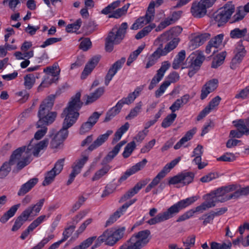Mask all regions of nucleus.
<instances>
[{
    "instance_id": "1",
    "label": "nucleus",
    "mask_w": 249,
    "mask_h": 249,
    "mask_svg": "<svg viewBox=\"0 0 249 249\" xmlns=\"http://www.w3.org/2000/svg\"><path fill=\"white\" fill-rule=\"evenodd\" d=\"M81 93L77 92L72 96L66 107L61 114V117H65L63 123L62 128L55 135L56 138H58L63 142L68 137L69 131L68 129L71 127L76 121L79 113L78 111L83 106V102L80 100Z\"/></svg>"
},
{
    "instance_id": "2",
    "label": "nucleus",
    "mask_w": 249,
    "mask_h": 249,
    "mask_svg": "<svg viewBox=\"0 0 249 249\" xmlns=\"http://www.w3.org/2000/svg\"><path fill=\"white\" fill-rule=\"evenodd\" d=\"M25 147H19L15 150L10 156L8 161L4 162L0 168V178H5L11 170V166L17 163V169L20 171L31 162V153Z\"/></svg>"
},
{
    "instance_id": "3",
    "label": "nucleus",
    "mask_w": 249,
    "mask_h": 249,
    "mask_svg": "<svg viewBox=\"0 0 249 249\" xmlns=\"http://www.w3.org/2000/svg\"><path fill=\"white\" fill-rule=\"evenodd\" d=\"M197 198V196H194L181 200L168 208L166 211L159 213L155 217L150 219L147 223L153 225L172 218L180 211L193 204Z\"/></svg>"
},
{
    "instance_id": "4",
    "label": "nucleus",
    "mask_w": 249,
    "mask_h": 249,
    "mask_svg": "<svg viewBox=\"0 0 249 249\" xmlns=\"http://www.w3.org/2000/svg\"><path fill=\"white\" fill-rule=\"evenodd\" d=\"M55 98V95H51L44 99L40 105L37 112L39 119L36 124L37 128L51 124L55 120L57 115V112L51 111L54 105Z\"/></svg>"
},
{
    "instance_id": "5",
    "label": "nucleus",
    "mask_w": 249,
    "mask_h": 249,
    "mask_svg": "<svg viewBox=\"0 0 249 249\" xmlns=\"http://www.w3.org/2000/svg\"><path fill=\"white\" fill-rule=\"evenodd\" d=\"M127 28V23L123 22L118 28L114 27L109 32L105 39V49L107 52H112L114 45H118L122 42L125 36Z\"/></svg>"
},
{
    "instance_id": "6",
    "label": "nucleus",
    "mask_w": 249,
    "mask_h": 249,
    "mask_svg": "<svg viewBox=\"0 0 249 249\" xmlns=\"http://www.w3.org/2000/svg\"><path fill=\"white\" fill-rule=\"evenodd\" d=\"M45 201L44 198L39 200L36 204L32 205L24 210L22 213L16 219L14 224L12 227V231H18L26 221L30 215L34 212L35 215H36L40 211Z\"/></svg>"
},
{
    "instance_id": "7",
    "label": "nucleus",
    "mask_w": 249,
    "mask_h": 249,
    "mask_svg": "<svg viewBox=\"0 0 249 249\" xmlns=\"http://www.w3.org/2000/svg\"><path fill=\"white\" fill-rule=\"evenodd\" d=\"M124 230V227L116 230L112 228L107 229L98 237V242H105L107 245L113 246L123 237Z\"/></svg>"
},
{
    "instance_id": "8",
    "label": "nucleus",
    "mask_w": 249,
    "mask_h": 249,
    "mask_svg": "<svg viewBox=\"0 0 249 249\" xmlns=\"http://www.w3.org/2000/svg\"><path fill=\"white\" fill-rule=\"evenodd\" d=\"M234 11L235 7L232 2H228L215 13L213 17L215 21L226 23L230 18Z\"/></svg>"
},
{
    "instance_id": "9",
    "label": "nucleus",
    "mask_w": 249,
    "mask_h": 249,
    "mask_svg": "<svg viewBox=\"0 0 249 249\" xmlns=\"http://www.w3.org/2000/svg\"><path fill=\"white\" fill-rule=\"evenodd\" d=\"M234 53V56L230 64V67L232 70L236 69L239 66L246 54V51L241 40L237 43Z\"/></svg>"
},
{
    "instance_id": "10",
    "label": "nucleus",
    "mask_w": 249,
    "mask_h": 249,
    "mask_svg": "<svg viewBox=\"0 0 249 249\" xmlns=\"http://www.w3.org/2000/svg\"><path fill=\"white\" fill-rule=\"evenodd\" d=\"M236 188V185L233 184L219 188L209 195V196H212V197H210L209 199L213 200L214 199L216 200V203L217 202H223L229 200V199H227V197L228 196H226L224 198H222L221 199L219 198L221 196H224L226 193L235 190Z\"/></svg>"
},
{
    "instance_id": "11",
    "label": "nucleus",
    "mask_w": 249,
    "mask_h": 249,
    "mask_svg": "<svg viewBox=\"0 0 249 249\" xmlns=\"http://www.w3.org/2000/svg\"><path fill=\"white\" fill-rule=\"evenodd\" d=\"M89 159V156L82 154L81 157L76 160L72 166V170L69 176V179L67 181L68 185L71 184L77 175L80 173L81 169L84 166Z\"/></svg>"
},
{
    "instance_id": "12",
    "label": "nucleus",
    "mask_w": 249,
    "mask_h": 249,
    "mask_svg": "<svg viewBox=\"0 0 249 249\" xmlns=\"http://www.w3.org/2000/svg\"><path fill=\"white\" fill-rule=\"evenodd\" d=\"M136 198L130 200L128 202H126L120 207L113 214H112L108 219L106 221L105 227L109 226L114 223L118 218L123 215L126 211L127 209L136 201Z\"/></svg>"
},
{
    "instance_id": "13",
    "label": "nucleus",
    "mask_w": 249,
    "mask_h": 249,
    "mask_svg": "<svg viewBox=\"0 0 249 249\" xmlns=\"http://www.w3.org/2000/svg\"><path fill=\"white\" fill-rule=\"evenodd\" d=\"M223 37L224 35L223 34H219L215 36L214 38H212L209 41L206 47V53L209 54L212 53V54L211 55V56H212L217 52V48L221 44Z\"/></svg>"
},
{
    "instance_id": "14",
    "label": "nucleus",
    "mask_w": 249,
    "mask_h": 249,
    "mask_svg": "<svg viewBox=\"0 0 249 249\" xmlns=\"http://www.w3.org/2000/svg\"><path fill=\"white\" fill-rule=\"evenodd\" d=\"M125 61V58L123 57L112 65L105 77V84L106 86H108L113 77L115 75L117 71L121 68Z\"/></svg>"
},
{
    "instance_id": "15",
    "label": "nucleus",
    "mask_w": 249,
    "mask_h": 249,
    "mask_svg": "<svg viewBox=\"0 0 249 249\" xmlns=\"http://www.w3.org/2000/svg\"><path fill=\"white\" fill-rule=\"evenodd\" d=\"M148 181L142 180L137 183L134 187L129 190L124 194L119 200V203H123L133 196L136 194L143 186L146 185Z\"/></svg>"
},
{
    "instance_id": "16",
    "label": "nucleus",
    "mask_w": 249,
    "mask_h": 249,
    "mask_svg": "<svg viewBox=\"0 0 249 249\" xmlns=\"http://www.w3.org/2000/svg\"><path fill=\"white\" fill-rule=\"evenodd\" d=\"M182 13L181 11L173 12L171 17L166 18L163 21L161 22L156 28V31L159 32L164 29L167 26L175 23L181 17Z\"/></svg>"
},
{
    "instance_id": "17",
    "label": "nucleus",
    "mask_w": 249,
    "mask_h": 249,
    "mask_svg": "<svg viewBox=\"0 0 249 249\" xmlns=\"http://www.w3.org/2000/svg\"><path fill=\"white\" fill-rule=\"evenodd\" d=\"M207 12V9L202 4H200V1L199 2L195 1L192 3L191 13L194 17L196 18H202L206 15Z\"/></svg>"
},
{
    "instance_id": "18",
    "label": "nucleus",
    "mask_w": 249,
    "mask_h": 249,
    "mask_svg": "<svg viewBox=\"0 0 249 249\" xmlns=\"http://www.w3.org/2000/svg\"><path fill=\"white\" fill-rule=\"evenodd\" d=\"M218 80L213 79L206 83L202 87L200 99L204 100L211 92L213 91L218 87Z\"/></svg>"
},
{
    "instance_id": "19",
    "label": "nucleus",
    "mask_w": 249,
    "mask_h": 249,
    "mask_svg": "<svg viewBox=\"0 0 249 249\" xmlns=\"http://www.w3.org/2000/svg\"><path fill=\"white\" fill-rule=\"evenodd\" d=\"M113 133V131L107 130L106 133L99 135L97 139L89 146L88 149L92 151L101 146L108 139L109 136Z\"/></svg>"
},
{
    "instance_id": "20",
    "label": "nucleus",
    "mask_w": 249,
    "mask_h": 249,
    "mask_svg": "<svg viewBox=\"0 0 249 249\" xmlns=\"http://www.w3.org/2000/svg\"><path fill=\"white\" fill-rule=\"evenodd\" d=\"M205 60V56L202 53H199L197 55L191 54L187 59L190 67H194L196 69H200L202 63Z\"/></svg>"
},
{
    "instance_id": "21",
    "label": "nucleus",
    "mask_w": 249,
    "mask_h": 249,
    "mask_svg": "<svg viewBox=\"0 0 249 249\" xmlns=\"http://www.w3.org/2000/svg\"><path fill=\"white\" fill-rule=\"evenodd\" d=\"M100 59V56H95L89 61V62L86 65L85 68L81 74V79H85L87 76L91 73V72L98 63Z\"/></svg>"
},
{
    "instance_id": "22",
    "label": "nucleus",
    "mask_w": 249,
    "mask_h": 249,
    "mask_svg": "<svg viewBox=\"0 0 249 249\" xmlns=\"http://www.w3.org/2000/svg\"><path fill=\"white\" fill-rule=\"evenodd\" d=\"M38 179L34 178L22 184L18 192V196H23L28 193L38 182Z\"/></svg>"
},
{
    "instance_id": "23",
    "label": "nucleus",
    "mask_w": 249,
    "mask_h": 249,
    "mask_svg": "<svg viewBox=\"0 0 249 249\" xmlns=\"http://www.w3.org/2000/svg\"><path fill=\"white\" fill-rule=\"evenodd\" d=\"M150 234V231L148 230H145L140 231L136 234L133 235L132 237L135 238V240L141 244L142 247L145 246L149 242L148 236Z\"/></svg>"
},
{
    "instance_id": "24",
    "label": "nucleus",
    "mask_w": 249,
    "mask_h": 249,
    "mask_svg": "<svg viewBox=\"0 0 249 249\" xmlns=\"http://www.w3.org/2000/svg\"><path fill=\"white\" fill-rule=\"evenodd\" d=\"M182 31V28L179 26H176L162 34L159 38L162 42L167 41L172 39V36L179 35Z\"/></svg>"
},
{
    "instance_id": "25",
    "label": "nucleus",
    "mask_w": 249,
    "mask_h": 249,
    "mask_svg": "<svg viewBox=\"0 0 249 249\" xmlns=\"http://www.w3.org/2000/svg\"><path fill=\"white\" fill-rule=\"evenodd\" d=\"M216 200L214 199L210 200L207 199L206 201L201 203L200 205L196 207L195 209H191L194 212V214L196 213H202L207 210L214 207L215 206Z\"/></svg>"
},
{
    "instance_id": "26",
    "label": "nucleus",
    "mask_w": 249,
    "mask_h": 249,
    "mask_svg": "<svg viewBox=\"0 0 249 249\" xmlns=\"http://www.w3.org/2000/svg\"><path fill=\"white\" fill-rule=\"evenodd\" d=\"M235 192L227 197V199H238L241 196H247L249 194V185L245 187H240L237 189L236 186Z\"/></svg>"
},
{
    "instance_id": "27",
    "label": "nucleus",
    "mask_w": 249,
    "mask_h": 249,
    "mask_svg": "<svg viewBox=\"0 0 249 249\" xmlns=\"http://www.w3.org/2000/svg\"><path fill=\"white\" fill-rule=\"evenodd\" d=\"M196 127L189 130L186 132L185 135L174 146L175 149H178L185 142L190 140L193 137L194 135L196 133Z\"/></svg>"
},
{
    "instance_id": "28",
    "label": "nucleus",
    "mask_w": 249,
    "mask_h": 249,
    "mask_svg": "<svg viewBox=\"0 0 249 249\" xmlns=\"http://www.w3.org/2000/svg\"><path fill=\"white\" fill-rule=\"evenodd\" d=\"M20 206V204L19 203L12 206L10 209L0 217V222L2 223H5L11 217L15 215Z\"/></svg>"
},
{
    "instance_id": "29",
    "label": "nucleus",
    "mask_w": 249,
    "mask_h": 249,
    "mask_svg": "<svg viewBox=\"0 0 249 249\" xmlns=\"http://www.w3.org/2000/svg\"><path fill=\"white\" fill-rule=\"evenodd\" d=\"M135 238L131 237L129 240L121 246L120 249H141L142 247L135 240Z\"/></svg>"
},
{
    "instance_id": "30",
    "label": "nucleus",
    "mask_w": 249,
    "mask_h": 249,
    "mask_svg": "<svg viewBox=\"0 0 249 249\" xmlns=\"http://www.w3.org/2000/svg\"><path fill=\"white\" fill-rule=\"evenodd\" d=\"M185 56L186 53L185 50H181L180 52H179L176 55L173 62V68L175 70L178 69L184 60Z\"/></svg>"
},
{
    "instance_id": "31",
    "label": "nucleus",
    "mask_w": 249,
    "mask_h": 249,
    "mask_svg": "<svg viewBox=\"0 0 249 249\" xmlns=\"http://www.w3.org/2000/svg\"><path fill=\"white\" fill-rule=\"evenodd\" d=\"M111 167L108 165H105L101 169L97 171L91 178L92 181L98 180L108 173Z\"/></svg>"
},
{
    "instance_id": "32",
    "label": "nucleus",
    "mask_w": 249,
    "mask_h": 249,
    "mask_svg": "<svg viewBox=\"0 0 249 249\" xmlns=\"http://www.w3.org/2000/svg\"><path fill=\"white\" fill-rule=\"evenodd\" d=\"M211 35L208 33H205L197 36L195 37L193 42L196 46L202 45L205 41L210 39Z\"/></svg>"
},
{
    "instance_id": "33",
    "label": "nucleus",
    "mask_w": 249,
    "mask_h": 249,
    "mask_svg": "<svg viewBox=\"0 0 249 249\" xmlns=\"http://www.w3.org/2000/svg\"><path fill=\"white\" fill-rule=\"evenodd\" d=\"M226 54L225 51L218 54L212 62V67L216 69L221 66L224 62Z\"/></svg>"
},
{
    "instance_id": "34",
    "label": "nucleus",
    "mask_w": 249,
    "mask_h": 249,
    "mask_svg": "<svg viewBox=\"0 0 249 249\" xmlns=\"http://www.w3.org/2000/svg\"><path fill=\"white\" fill-rule=\"evenodd\" d=\"M236 127L237 128V130H231L230 131L229 137L232 138H240L242 137L243 135H249V130L247 129L246 130H245L244 129L241 128V127Z\"/></svg>"
},
{
    "instance_id": "35",
    "label": "nucleus",
    "mask_w": 249,
    "mask_h": 249,
    "mask_svg": "<svg viewBox=\"0 0 249 249\" xmlns=\"http://www.w3.org/2000/svg\"><path fill=\"white\" fill-rule=\"evenodd\" d=\"M58 78H55L50 75H46L44 77V80L42 81L40 85L38 86L37 90L38 91L42 90V88H47L50 86L52 83H55Z\"/></svg>"
},
{
    "instance_id": "36",
    "label": "nucleus",
    "mask_w": 249,
    "mask_h": 249,
    "mask_svg": "<svg viewBox=\"0 0 249 249\" xmlns=\"http://www.w3.org/2000/svg\"><path fill=\"white\" fill-rule=\"evenodd\" d=\"M155 27L156 25L154 23L151 24L145 27L135 35V38L139 40L143 38L145 36H147L152 31V30Z\"/></svg>"
},
{
    "instance_id": "37",
    "label": "nucleus",
    "mask_w": 249,
    "mask_h": 249,
    "mask_svg": "<svg viewBox=\"0 0 249 249\" xmlns=\"http://www.w3.org/2000/svg\"><path fill=\"white\" fill-rule=\"evenodd\" d=\"M180 39L178 37H174L168 42L164 47L163 50L165 53L163 54H167L168 53L175 49L178 46Z\"/></svg>"
},
{
    "instance_id": "38",
    "label": "nucleus",
    "mask_w": 249,
    "mask_h": 249,
    "mask_svg": "<svg viewBox=\"0 0 249 249\" xmlns=\"http://www.w3.org/2000/svg\"><path fill=\"white\" fill-rule=\"evenodd\" d=\"M181 183L184 185H188L191 183L194 178L195 174L191 172L182 173L180 174Z\"/></svg>"
},
{
    "instance_id": "39",
    "label": "nucleus",
    "mask_w": 249,
    "mask_h": 249,
    "mask_svg": "<svg viewBox=\"0 0 249 249\" xmlns=\"http://www.w3.org/2000/svg\"><path fill=\"white\" fill-rule=\"evenodd\" d=\"M129 5L130 4L127 3V4L124 5L123 7L121 8H118L111 14L109 15L108 16V18H119L121 17L122 16L124 15L126 13Z\"/></svg>"
},
{
    "instance_id": "40",
    "label": "nucleus",
    "mask_w": 249,
    "mask_h": 249,
    "mask_svg": "<svg viewBox=\"0 0 249 249\" xmlns=\"http://www.w3.org/2000/svg\"><path fill=\"white\" fill-rule=\"evenodd\" d=\"M247 28L240 30L236 28L231 31L230 36L232 38H240L244 36L247 33Z\"/></svg>"
},
{
    "instance_id": "41",
    "label": "nucleus",
    "mask_w": 249,
    "mask_h": 249,
    "mask_svg": "<svg viewBox=\"0 0 249 249\" xmlns=\"http://www.w3.org/2000/svg\"><path fill=\"white\" fill-rule=\"evenodd\" d=\"M142 103L141 101L137 103L136 106L131 109L129 114L125 117L127 120L131 119L137 116L141 112Z\"/></svg>"
},
{
    "instance_id": "42",
    "label": "nucleus",
    "mask_w": 249,
    "mask_h": 249,
    "mask_svg": "<svg viewBox=\"0 0 249 249\" xmlns=\"http://www.w3.org/2000/svg\"><path fill=\"white\" fill-rule=\"evenodd\" d=\"M177 117L176 113H171L168 115L163 120L161 125L162 127L165 128L170 126L175 120Z\"/></svg>"
},
{
    "instance_id": "43",
    "label": "nucleus",
    "mask_w": 249,
    "mask_h": 249,
    "mask_svg": "<svg viewBox=\"0 0 249 249\" xmlns=\"http://www.w3.org/2000/svg\"><path fill=\"white\" fill-rule=\"evenodd\" d=\"M58 174H56L53 170H51L47 172L45 175V179L44 180L42 185L47 186L51 184L54 179L55 177Z\"/></svg>"
},
{
    "instance_id": "44",
    "label": "nucleus",
    "mask_w": 249,
    "mask_h": 249,
    "mask_svg": "<svg viewBox=\"0 0 249 249\" xmlns=\"http://www.w3.org/2000/svg\"><path fill=\"white\" fill-rule=\"evenodd\" d=\"M24 85L27 89H31L34 85L36 77L34 74H27L24 78Z\"/></svg>"
},
{
    "instance_id": "45",
    "label": "nucleus",
    "mask_w": 249,
    "mask_h": 249,
    "mask_svg": "<svg viewBox=\"0 0 249 249\" xmlns=\"http://www.w3.org/2000/svg\"><path fill=\"white\" fill-rule=\"evenodd\" d=\"M246 13L243 7H239L237 8L235 14L231 18V22L234 23L241 20L244 18Z\"/></svg>"
},
{
    "instance_id": "46",
    "label": "nucleus",
    "mask_w": 249,
    "mask_h": 249,
    "mask_svg": "<svg viewBox=\"0 0 249 249\" xmlns=\"http://www.w3.org/2000/svg\"><path fill=\"white\" fill-rule=\"evenodd\" d=\"M82 21L81 18H79L72 24H68L66 28V30L68 33L76 32L79 30L82 25Z\"/></svg>"
},
{
    "instance_id": "47",
    "label": "nucleus",
    "mask_w": 249,
    "mask_h": 249,
    "mask_svg": "<svg viewBox=\"0 0 249 249\" xmlns=\"http://www.w3.org/2000/svg\"><path fill=\"white\" fill-rule=\"evenodd\" d=\"M58 67L57 64H53L52 67H47L43 70L44 72L47 74V75H50L51 77L55 78L59 74L60 70L55 71Z\"/></svg>"
},
{
    "instance_id": "48",
    "label": "nucleus",
    "mask_w": 249,
    "mask_h": 249,
    "mask_svg": "<svg viewBox=\"0 0 249 249\" xmlns=\"http://www.w3.org/2000/svg\"><path fill=\"white\" fill-rule=\"evenodd\" d=\"M155 2L151 1L150 4H149L148 9L145 15L147 22H150L154 18L155 13Z\"/></svg>"
},
{
    "instance_id": "49",
    "label": "nucleus",
    "mask_w": 249,
    "mask_h": 249,
    "mask_svg": "<svg viewBox=\"0 0 249 249\" xmlns=\"http://www.w3.org/2000/svg\"><path fill=\"white\" fill-rule=\"evenodd\" d=\"M147 22L146 17H141L138 18L135 22L132 24L130 29L131 30H136L139 28L142 27L145 24L148 23Z\"/></svg>"
},
{
    "instance_id": "50",
    "label": "nucleus",
    "mask_w": 249,
    "mask_h": 249,
    "mask_svg": "<svg viewBox=\"0 0 249 249\" xmlns=\"http://www.w3.org/2000/svg\"><path fill=\"white\" fill-rule=\"evenodd\" d=\"M233 124L235 127H241L245 130H249V117L246 119H239L233 121Z\"/></svg>"
},
{
    "instance_id": "51",
    "label": "nucleus",
    "mask_w": 249,
    "mask_h": 249,
    "mask_svg": "<svg viewBox=\"0 0 249 249\" xmlns=\"http://www.w3.org/2000/svg\"><path fill=\"white\" fill-rule=\"evenodd\" d=\"M136 147L135 142L132 141L128 143L124 148L123 153V156L124 158H127L131 155Z\"/></svg>"
},
{
    "instance_id": "52",
    "label": "nucleus",
    "mask_w": 249,
    "mask_h": 249,
    "mask_svg": "<svg viewBox=\"0 0 249 249\" xmlns=\"http://www.w3.org/2000/svg\"><path fill=\"white\" fill-rule=\"evenodd\" d=\"M118 151L115 148H113L112 151L108 152L107 155L102 160V164H107L110 162L118 154Z\"/></svg>"
},
{
    "instance_id": "53",
    "label": "nucleus",
    "mask_w": 249,
    "mask_h": 249,
    "mask_svg": "<svg viewBox=\"0 0 249 249\" xmlns=\"http://www.w3.org/2000/svg\"><path fill=\"white\" fill-rule=\"evenodd\" d=\"M214 215L212 211L209 213L204 214L199 218V220H203V225L204 226L207 225L208 224L212 223L213 221Z\"/></svg>"
},
{
    "instance_id": "54",
    "label": "nucleus",
    "mask_w": 249,
    "mask_h": 249,
    "mask_svg": "<svg viewBox=\"0 0 249 249\" xmlns=\"http://www.w3.org/2000/svg\"><path fill=\"white\" fill-rule=\"evenodd\" d=\"M231 247V243L229 242L228 244L223 243L219 244L215 242H213L211 244L210 249H230Z\"/></svg>"
},
{
    "instance_id": "55",
    "label": "nucleus",
    "mask_w": 249,
    "mask_h": 249,
    "mask_svg": "<svg viewBox=\"0 0 249 249\" xmlns=\"http://www.w3.org/2000/svg\"><path fill=\"white\" fill-rule=\"evenodd\" d=\"M96 26L95 21L90 20L85 23L83 29L88 34H90L95 30Z\"/></svg>"
},
{
    "instance_id": "56",
    "label": "nucleus",
    "mask_w": 249,
    "mask_h": 249,
    "mask_svg": "<svg viewBox=\"0 0 249 249\" xmlns=\"http://www.w3.org/2000/svg\"><path fill=\"white\" fill-rule=\"evenodd\" d=\"M235 160V155L231 153H226L224 155H222L220 157L217 159L218 161H228L231 162Z\"/></svg>"
},
{
    "instance_id": "57",
    "label": "nucleus",
    "mask_w": 249,
    "mask_h": 249,
    "mask_svg": "<svg viewBox=\"0 0 249 249\" xmlns=\"http://www.w3.org/2000/svg\"><path fill=\"white\" fill-rule=\"evenodd\" d=\"M181 157H178L177 158L174 159L172 160L170 163L167 164L162 169L163 170L166 174L169 173L171 169L174 167L180 160Z\"/></svg>"
},
{
    "instance_id": "58",
    "label": "nucleus",
    "mask_w": 249,
    "mask_h": 249,
    "mask_svg": "<svg viewBox=\"0 0 249 249\" xmlns=\"http://www.w3.org/2000/svg\"><path fill=\"white\" fill-rule=\"evenodd\" d=\"M167 174L163 170H161L157 175L153 178L150 184L154 187L160 182V180L163 178Z\"/></svg>"
},
{
    "instance_id": "59",
    "label": "nucleus",
    "mask_w": 249,
    "mask_h": 249,
    "mask_svg": "<svg viewBox=\"0 0 249 249\" xmlns=\"http://www.w3.org/2000/svg\"><path fill=\"white\" fill-rule=\"evenodd\" d=\"M75 228V225H71L66 228L63 232V238L61 240L63 242L67 240L74 231Z\"/></svg>"
},
{
    "instance_id": "60",
    "label": "nucleus",
    "mask_w": 249,
    "mask_h": 249,
    "mask_svg": "<svg viewBox=\"0 0 249 249\" xmlns=\"http://www.w3.org/2000/svg\"><path fill=\"white\" fill-rule=\"evenodd\" d=\"M147 162V160L146 159H143L141 161L132 166L130 169L132 171L133 174H135L137 172L142 169L145 166Z\"/></svg>"
},
{
    "instance_id": "61",
    "label": "nucleus",
    "mask_w": 249,
    "mask_h": 249,
    "mask_svg": "<svg viewBox=\"0 0 249 249\" xmlns=\"http://www.w3.org/2000/svg\"><path fill=\"white\" fill-rule=\"evenodd\" d=\"M170 85L168 81H164L160 86V88L155 92V96L157 98L160 97L165 91L167 88Z\"/></svg>"
},
{
    "instance_id": "62",
    "label": "nucleus",
    "mask_w": 249,
    "mask_h": 249,
    "mask_svg": "<svg viewBox=\"0 0 249 249\" xmlns=\"http://www.w3.org/2000/svg\"><path fill=\"white\" fill-rule=\"evenodd\" d=\"M92 43L89 38H86L80 43L79 48L84 51H87L91 48Z\"/></svg>"
},
{
    "instance_id": "63",
    "label": "nucleus",
    "mask_w": 249,
    "mask_h": 249,
    "mask_svg": "<svg viewBox=\"0 0 249 249\" xmlns=\"http://www.w3.org/2000/svg\"><path fill=\"white\" fill-rule=\"evenodd\" d=\"M61 40V37H50L47 39L44 42H43V43L42 44L40 47L42 48H44L48 46L52 45L55 43L59 42Z\"/></svg>"
},
{
    "instance_id": "64",
    "label": "nucleus",
    "mask_w": 249,
    "mask_h": 249,
    "mask_svg": "<svg viewBox=\"0 0 249 249\" xmlns=\"http://www.w3.org/2000/svg\"><path fill=\"white\" fill-rule=\"evenodd\" d=\"M64 160V159L58 160L56 162L52 170H53V171L58 175L60 173L63 168Z\"/></svg>"
}]
</instances>
